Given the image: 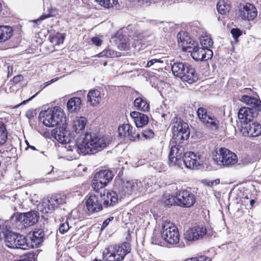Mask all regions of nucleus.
<instances>
[{
  "label": "nucleus",
  "instance_id": "f257e3e1",
  "mask_svg": "<svg viewBox=\"0 0 261 261\" xmlns=\"http://www.w3.org/2000/svg\"><path fill=\"white\" fill-rule=\"evenodd\" d=\"M109 136H101L95 134L86 133L77 140V146H68L71 150L72 157L77 158L81 154H93L107 147L111 142Z\"/></svg>",
  "mask_w": 261,
  "mask_h": 261
},
{
  "label": "nucleus",
  "instance_id": "f03ea898",
  "mask_svg": "<svg viewBox=\"0 0 261 261\" xmlns=\"http://www.w3.org/2000/svg\"><path fill=\"white\" fill-rule=\"evenodd\" d=\"M161 239L153 234L152 243L160 246L164 245L163 241L170 245L176 244L179 241V234L177 227L170 222H164L162 224L161 231Z\"/></svg>",
  "mask_w": 261,
  "mask_h": 261
},
{
  "label": "nucleus",
  "instance_id": "7ed1b4c3",
  "mask_svg": "<svg viewBox=\"0 0 261 261\" xmlns=\"http://www.w3.org/2000/svg\"><path fill=\"white\" fill-rule=\"evenodd\" d=\"M130 250L129 244L123 243L121 245H111L102 252L103 260L94 259L93 261H120L122 260Z\"/></svg>",
  "mask_w": 261,
  "mask_h": 261
},
{
  "label": "nucleus",
  "instance_id": "20e7f679",
  "mask_svg": "<svg viewBox=\"0 0 261 261\" xmlns=\"http://www.w3.org/2000/svg\"><path fill=\"white\" fill-rule=\"evenodd\" d=\"M172 71L175 76L189 84L193 83L198 79L195 69L186 62H176L174 63L172 66Z\"/></svg>",
  "mask_w": 261,
  "mask_h": 261
},
{
  "label": "nucleus",
  "instance_id": "39448f33",
  "mask_svg": "<svg viewBox=\"0 0 261 261\" xmlns=\"http://www.w3.org/2000/svg\"><path fill=\"white\" fill-rule=\"evenodd\" d=\"M40 120L47 127H54L63 125L66 121V117L61 109L55 108L47 109L40 114Z\"/></svg>",
  "mask_w": 261,
  "mask_h": 261
},
{
  "label": "nucleus",
  "instance_id": "423d86ee",
  "mask_svg": "<svg viewBox=\"0 0 261 261\" xmlns=\"http://www.w3.org/2000/svg\"><path fill=\"white\" fill-rule=\"evenodd\" d=\"M55 138L60 143L65 144V148L67 151V156L70 158V160L76 159L72 157V153L73 151L69 150L67 148L68 146H77V140L76 142L74 141V135L73 133L70 132L64 127V123L62 126L59 127L56 130L54 134Z\"/></svg>",
  "mask_w": 261,
  "mask_h": 261
},
{
  "label": "nucleus",
  "instance_id": "0eeeda50",
  "mask_svg": "<svg viewBox=\"0 0 261 261\" xmlns=\"http://www.w3.org/2000/svg\"><path fill=\"white\" fill-rule=\"evenodd\" d=\"M214 162L220 166L230 167L238 162L237 155L227 148H221L213 155Z\"/></svg>",
  "mask_w": 261,
  "mask_h": 261
},
{
  "label": "nucleus",
  "instance_id": "6e6552de",
  "mask_svg": "<svg viewBox=\"0 0 261 261\" xmlns=\"http://www.w3.org/2000/svg\"><path fill=\"white\" fill-rule=\"evenodd\" d=\"M173 139L176 143H180L188 139L190 129L188 123L179 118L174 117L172 123Z\"/></svg>",
  "mask_w": 261,
  "mask_h": 261
},
{
  "label": "nucleus",
  "instance_id": "1a4fd4ad",
  "mask_svg": "<svg viewBox=\"0 0 261 261\" xmlns=\"http://www.w3.org/2000/svg\"><path fill=\"white\" fill-rule=\"evenodd\" d=\"M66 196L64 194H57L50 197L44 199L42 203L38 205V210L46 214L51 212L59 205L66 202Z\"/></svg>",
  "mask_w": 261,
  "mask_h": 261
},
{
  "label": "nucleus",
  "instance_id": "9d476101",
  "mask_svg": "<svg viewBox=\"0 0 261 261\" xmlns=\"http://www.w3.org/2000/svg\"><path fill=\"white\" fill-rule=\"evenodd\" d=\"M184 151V148L182 146L179 145L172 146L168 156L169 165L175 169H182Z\"/></svg>",
  "mask_w": 261,
  "mask_h": 261
},
{
  "label": "nucleus",
  "instance_id": "9b49d317",
  "mask_svg": "<svg viewBox=\"0 0 261 261\" xmlns=\"http://www.w3.org/2000/svg\"><path fill=\"white\" fill-rule=\"evenodd\" d=\"M39 214L36 211H31L23 214H14L11 217L10 220L17 223L18 222L23 224L24 227H28L36 223L39 219Z\"/></svg>",
  "mask_w": 261,
  "mask_h": 261
},
{
  "label": "nucleus",
  "instance_id": "f8f14e48",
  "mask_svg": "<svg viewBox=\"0 0 261 261\" xmlns=\"http://www.w3.org/2000/svg\"><path fill=\"white\" fill-rule=\"evenodd\" d=\"M114 174L109 170H101L96 173L93 179L92 187L96 192L105 187L111 181Z\"/></svg>",
  "mask_w": 261,
  "mask_h": 261
},
{
  "label": "nucleus",
  "instance_id": "ddd939ff",
  "mask_svg": "<svg viewBox=\"0 0 261 261\" xmlns=\"http://www.w3.org/2000/svg\"><path fill=\"white\" fill-rule=\"evenodd\" d=\"M197 115L201 122L206 127L213 130H217L219 128V121L213 114L207 112L203 108H199L197 112Z\"/></svg>",
  "mask_w": 261,
  "mask_h": 261
},
{
  "label": "nucleus",
  "instance_id": "4468645a",
  "mask_svg": "<svg viewBox=\"0 0 261 261\" xmlns=\"http://www.w3.org/2000/svg\"><path fill=\"white\" fill-rule=\"evenodd\" d=\"M195 201V197L191 192L186 190L176 191V205L190 207L193 205Z\"/></svg>",
  "mask_w": 261,
  "mask_h": 261
},
{
  "label": "nucleus",
  "instance_id": "2eb2a0df",
  "mask_svg": "<svg viewBox=\"0 0 261 261\" xmlns=\"http://www.w3.org/2000/svg\"><path fill=\"white\" fill-rule=\"evenodd\" d=\"M206 233L205 227L200 225L195 226L185 232L184 239L189 242L195 241L202 239L206 235Z\"/></svg>",
  "mask_w": 261,
  "mask_h": 261
},
{
  "label": "nucleus",
  "instance_id": "dca6fc26",
  "mask_svg": "<svg viewBox=\"0 0 261 261\" xmlns=\"http://www.w3.org/2000/svg\"><path fill=\"white\" fill-rule=\"evenodd\" d=\"M17 235L8 229L6 226L3 225L0 226V240H3L5 245L8 247L13 249L16 248L17 246L15 243L17 238Z\"/></svg>",
  "mask_w": 261,
  "mask_h": 261
},
{
  "label": "nucleus",
  "instance_id": "f3484780",
  "mask_svg": "<svg viewBox=\"0 0 261 261\" xmlns=\"http://www.w3.org/2000/svg\"><path fill=\"white\" fill-rule=\"evenodd\" d=\"M103 201L102 193L99 195H91L86 201L87 209L89 213H95L102 210V201Z\"/></svg>",
  "mask_w": 261,
  "mask_h": 261
},
{
  "label": "nucleus",
  "instance_id": "a211bd4d",
  "mask_svg": "<svg viewBox=\"0 0 261 261\" xmlns=\"http://www.w3.org/2000/svg\"><path fill=\"white\" fill-rule=\"evenodd\" d=\"M200 155L196 154L193 152H187L184 153L182 160L183 165L190 169H195L201 164Z\"/></svg>",
  "mask_w": 261,
  "mask_h": 261
},
{
  "label": "nucleus",
  "instance_id": "6ab92c4d",
  "mask_svg": "<svg viewBox=\"0 0 261 261\" xmlns=\"http://www.w3.org/2000/svg\"><path fill=\"white\" fill-rule=\"evenodd\" d=\"M190 53L192 58L196 61H206L211 59L213 56V52L211 49H205L198 45L194 47Z\"/></svg>",
  "mask_w": 261,
  "mask_h": 261
},
{
  "label": "nucleus",
  "instance_id": "aec40b11",
  "mask_svg": "<svg viewBox=\"0 0 261 261\" xmlns=\"http://www.w3.org/2000/svg\"><path fill=\"white\" fill-rule=\"evenodd\" d=\"M257 15L255 7L250 3L241 7L239 10V16L244 20L251 21L254 19Z\"/></svg>",
  "mask_w": 261,
  "mask_h": 261
},
{
  "label": "nucleus",
  "instance_id": "412c9836",
  "mask_svg": "<svg viewBox=\"0 0 261 261\" xmlns=\"http://www.w3.org/2000/svg\"><path fill=\"white\" fill-rule=\"evenodd\" d=\"M119 135L123 137L127 138L131 141H136L139 139L140 135L137 132L136 128L129 124H124L118 128Z\"/></svg>",
  "mask_w": 261,
  "mask_h": 261
},
{
  "label": "nucleus",
  "instance_id": "4be33fe9",
  "mask_svg": "<svg viewBox=\"0 0 261 261\" xmlns=\"http://www.w3.org/2000/svg\"><path fill=\"white\" fill-rule=\"evenodd\" d=\"M247 123L242 125L241 132L244 136L255 137L261 134V125L257 122Z\"/></svg>",
  "mask_w": 261,
  "mask_h": 261
},
{
  "label": "nucleus",
  "instance_id": "5701e85b",
  "mask_svg": "<svg viewBox=\"0 0 261 261\" xmlns=\"http://www.w3.org/2000/svg\"><path fill=\"white\" fill-rule=\"evenodd\" d=\"M142 186V184L138 180L126 181L123 182L119 190L120 194L122 195H130L134 191Z\"/></svg>",
  "mask_w": 261,
  "mask_h": 261
},
{
  "label": "nucleus",
  "instance_id": "b1692460",
  "mask_svg": "<svg viewBox=\"0 0 261 261\" xmlns=\"http://www.w3.org/2000/svg\"><path fill=\"white\" fill-rule=\"evenodd\" d=\"M239 99L248 105L249 107L248 108L252 110V111L257 112L261 110V101L257 97L241 96Z\"/></svg>",
  "mask_w": 261,
  "mask_h": 261
},
{
  "label": "nucleus",
  "instance_id": "393cba45",
  "mask_svg": "<svg viewBox=\"0 0 261 261\" xmlns=\"http://www.w3.org/2000/svg\"><path fill=\"white\" fill-rule=\"evenodd\" d=\"M238 116L242 126L252 122L254 118V112L250 108L243 107L239 110Z\"/></svg>",
  "mask_w": 261,
  "mask_h": 261
},
{
  "label": "nucleus",
  "instance_id": "a878e982",
  "mask_svg": "<svg viewBox=\"0 0 261 261\" xmlns=\"http://www.w3.org/2000/svg\"><path fill=\"white\" fill-rule=\"evenodd\" d=\"M130 116L137 127H142L148 123V118L144 114L134 111L130 113Z\"/></svg>",
  "mask_w": 261,
  "mask_h": 261
},
{
  "label": "nucleus",
  "instance_id": "bb28decb",
  "mask_svg": "<svg viewBox=\"0 0 261 261\" xmlns=\"http://www.w3.org/2000/svg\"><path fill=\"white\" fill-rule=\"evenodd\" d=\"M102 196L103 205L106 207L113 206L118 202V195L115 192H107L106 195V192L104 191Z\"/></svg>",
  "mask_w": 261,
  "mask_h": 261
},
{
  "label": "nucleus",
  "instance_id": "cd10ccee",
  "mask_svg": "<svg viewBox=\"0 0 261 261\" xmlns=\"http://www.w3.org/2000/svg\"><path fill=\"white\" fill-rule=\"evenodd\" d=\"M44 237V233L42 229H39L35 230L30 237L31 247L32 248L37 247L43 242Z\"/></svg>",
  "mask_w": 261,
  "mask_h": 261
},
{
  "label": "nucleus",
  "instance_id": "c85d7f7f",
  "mask_svg": "<svg viewBox=\"0 0 261 261\" xmlns=\"http://www.w3.org/2000/svg\"><path fill=\"white\" fill-rule=\"evenodd\" d=\"M177 38L179 46L181 47L182 50H188L187 49L190 48L188 46L189 41H191V38L187 32H180L177 35Z\"/></svg>",
  "mask_w": 261,
  "mask_h": 261
},
{
  "label": "nucleus",
  "instance_id": "c756f323",
  "mask_svg": "<svg viewBox=\"0 0 261 261\" xmlns=\"http://www.w3.org/2000/svg\"><path fill=\"white\" fill-rule=\"evenodd\" d=\"M104 94H102L98 90H93L89 92L87 97L88 101L93 106H97L101 100Z\"/></svg>",
  "mask_w": 261,
  "mask_h": 261
},
{
  "label": "nucleus",
  "instance_id": "7c9ffc66",
  "mask_svg": "<svg viewBox=\"0 0 261 261\" xmlns=\"http://www.w3.org/2000/svg\"><path fill=\"white\" fill-rule=\"evenodd\" d=\"M81 99L79 97L71 98L67 103V108L70 113L78 112L81 109Z\"/></svg>",
  "mask_w": 261,
  "mask_h": 261
},
{
  "label": "nucleus",
  "instance_id": "2f4dec72",
  "mask_svg": "<svg viewBox=\"0 0 261 261\" xmlns=\"http://www.w3.org/2000/svg\"><path fill=\"white\" fill-rule=\"evenodd\" d=\"M134 106L141 111L148 112L150 109L149 102L144 97H138L134 102Z\"/></svg>",
  "mask_w": 261,
  "mask_h": 261
},
{
  "label": "nucleus",
  "instance_id": "473e14b6",
  "mask_svg": "<svg viewBox=\"0 0 261 261\" xmlns=\"http://www.w3.org/2000/svg\"><path fill=\"white\" fill-rule=\"evenodd\" d=\"M86 123L87 120L85 117L76 118L73 122L72 130L76 133H80L85 128Z\"/></svg>",
  "mask_w": 261,
  "mask_h": 261
},
{
  "label": "nucleus",
  "instance_id": "72a5a7b5",
  "mask_svg": "<svg viewBox=\"0 0 261 261\" xmlns=\"http://www.w3.org/2000/svg\"><path fill=\"white\" fill-rule=\"evenodd\" d=\"M12 29L10 27L0 26V43L9 40L13 35Z\"/></svg>",
  "mask_w": 261,
  "mask_h": 261
},
{
  "label": "nucleus",
  "instance_id": "f704fd0d",
  "mask_svg": "<svg viewBox=\"0 0 261 261\" xmlns=\"http://www.w3.org/2000/svg\"><path fill=\"white\" fill-rule=\"evenodd\" d=\"M230 8V2L228 0H220L217 5L218 12L222 15L228 14Z\"/></svg>",
  "mask_w": 261,
  "mask_h": 261
},
{
  "label": "nucleus",
  "instance_id": "c9c22d12",
  "mask_svg": "<svg viewBox=\"0 0 261 261\" xmlns=\"http://www.w3.org/2000/svg\"><path fill=\"white\" fill-rule=\"evenodd\" d=\"M15 245L17 246L16 249H21L23 250L28 249L30 245L27 242V239L22 235L18 234L17 238L16 240Z\"/></svg>",
  "mask_w": 261,
  "mask_h": 261
},
{
  "label": "nucleus",
  "instance_id": "e433bc0d",
  "mask_svg": "<svg viewBox=\"0 0 261 261\" xmlns=\"http://www.w3.org/2000/svg\"><path fill=\"white\" fill-rule=\"evenodd\" d=\"M162 201L167 206L176 205V192L174 195L165 194L163 196Z\"/></svg>",
  "mask_w": 261,
  "mask_h": 261
},
{
  "label": "nucleus",
  "instance_id": "4c0bfd02",
  "mask_svg": "<svg viewBox=\"0 0 261 261\" xmlns=\"http://www.w3.org/2000/svg\"><path fill=\"white\" fill-rule=\"evenodd\" d=\"M136 37L138 41L140 40V43L144 44L150 42L153 39L152 35H148L146 33L138 34ZM135 39L136 40V39Z\"/></svg>",
  "mask_w": 261,
  "mask_h": 261
},
{
  "label": "nucleus",
  "instance_id": "58836bf2",
  "mask_svg": "<svg viewBox=\"0 0 261 261\" xmlns=\"http://www.w3.org/2000/svg\"><path fill=\"white\" fill-rule=\"evenodd\" d=\"M7 130L5 125L2 122H0V145L4 144L7 139Z\"/></svg>",
  "mask_w": 261,
  "mask_h": 261
},
{
  "label": "nucleus",
  "instance_id": "ea45409f",
  "mask_svg": "<svg viewBox=\"0 0 261 261\" xmlns=\"http://www.w3.org/2000/svg\"><path fill=\"white\" fill-rule=\"evenodd\" d=\"M95 1L99 5L107 9L113 7L118 3L117 0H95Z\"/></svg>",
  "mask_w": 261,
  "mask_h": 261
},
{
  "label": "nucleus",
  "instance_id": "a19ab883",
  "mask_svg": "<svg viewBox=\"0 0 261 261\" xmlns=\"http://www.w3.org/2000/svg\"><path fill=\"white\" fill-rule=\"evenodd\" d=\"M200 42L202 48L205 49H210V47L213 45L212 39L208 36L202 37L200 39Z\"/></svg>",
  "mask_w": 261,
  "mask_h": 261
},
{
  "label": "nucleus",
  "instance_id": "79ce46f5",
  "mask_svg": "<svg viewBox=\"0 0 261 261\" xmlns=\"http://www.w3.org/2000/svg\"><path fill=\"white\" fill-rule=\"evenodd\" d=\"M57 14V10L55 8H53L51 7L48 8L47 13L43 14L39 19L36 20V22L40 20H43L46 18L55 16Z\"/></svg>",
  "mask_w": 261,
  "mask_h": 261
},
{
  "label": "nucleus",
  "instance_id": "37998d69",
  "mask_svg": "<svg viewBox=\"0 0 261 261\" xmlns=\"http://www.w3.org/2000/svg\"><path fill=\"white\" fill-rule=\"evenodd\" d=\"M65 35L64 34H57L51 37L50 41L55 45H59L63 43Z\"/></svg>",
  "mask_w": 261,
  "mask_h": 261
},
{
  "label": "nucleus",
  "instance_id": "c03bdc74",
  "mask_svg": "<svg viewBox=\"0 0 261 261\" xmlns=\"http://www.w3.org/2000/svg\"><path fill=\"white\" fill-rule=\"evenodd\" d=\"M130 45L129 41L127 39L124 38L123 40H121L118 45V48L122 50H126L128 49Z\"/></svg>",
  "mask_w": 261,
  "mask_h": 261
},
{
  "label": "nucleus",
  "instance_id": "a18cd8bd",
  "mask_svg": "<svg viewBox=\"0 0 261 261\" xmlns=\"http://www.w3.org/2000/svg\"><path fill=\"white\" fill-rule=\"evenodd\" d=\"M185 261H211V259L205 256H200L197 257L188 258Z\"/></svg>",
  "mask_w": 261,
  "mask_h": 261
},
{
  "label": "nucleus",
  "instance_id": "49530a36",
  "mask_svg": "<svg viewBox=\"0 0 261 261\" xmlns=\"http://www.w3.org/2000/svg\"><path fill=\"white\" fill-rule=\"evenodd\" d=\"M234 39L237 41L238 38L242 35V32L239 29H232L230 32Z\"/></svg>",
  "mask_w": 261,
  "mask_h": 261
},
{
  "label": "nucleus",
  "instance_id": "de8ad7c7",
  "mask_svg": "<svg viewBox=\"0 0 261 261\" xmlns=\"http://www.w3.org/2000/svg\"><path fill=\"white\" fill-rule=\"evenodd\" d=\"M69 229V226L68 222H65L61 224L59 227V231L61 233H64L66 232Z\"/></svg>",
  "mask_w": 261,
  "mask_h": 261
},
{
  "label": "nucleus",
  "instance_id": "09e8293b",
  "mask_svg": "<svg viewBox=\"0 0 261 261\" xmlns=\"http://www.w3.org/2000/svg\"><path fill=\"white\" fill-rule=\"evenodd\" d=\"M143 135L146 139H150L154 137V133L150 129H146L143 132Z\"/></svg>",
  "mask_w": 261,
  "mask_h": 261
},
{
  "label": "nucleus",
  "instance_id": "8fccbe9b",
  "mask_svg": "<svg viewBox=\"0 0 261 261\" xmlns=\"http://www.w3.org/2000/svg\"><path fill=\"white\" fill-rule=\"evenodd\" d=\"M241 92L242 94L241 96L251 97L253 94V91L250 88H244L241 91Z\"/></svg>",
  "mask_w": 261,
  "mask_h": 261
},
{
  "label": "nucleus",
  "instance_id": "3c124183",
  "mask_svg": "<svg viewBox=\"0 0 261 261\" xmlns=\"http://www.w3.org/2000/svg\"><path fill=\"white\" fill-rule=\"evenodd\" d=\"M159 63H161V64L163 63V61L160 59H151L150 61H148L146 66L147 67H150L155 64H159Z\"/></svg>",
  "mask_w": 261,
  "mask_h": 261
},
{
  "label": "nucleus",
  "instance_id": "603ef678",
  "mask_svg": "<svg viewBox=\"0 0 261 261\" xmlns=\"http://www.w3.org/2000/svg\"><path fill=\"white\" fill-rule=\"evenodd\" d=\"M110 53V49H106L103 50L102 52L97 55L96 56H97L98 57L111 58Z\"/></svg>",
  "mask_w": 261,
  "mask_h": 261
},
{
  "label": "nucleus",
  "instance_id": "864d4df0",
  "mask_svg": "<svg viewBox=\"0 0 261 261\" xmlns=\"http://www.w3.org/2000/svg\"><path fill=\"white\" fill-rule=\"evenodd\" d=\"M188 43V44L187 45L188 46H189V47H190V48L187 49L188 50H184V51H186L188 53H191L192 51V50H193V48H194L192 47L193 46L196 47L198 45V43L197 42L192 40L191 39V41H189Z\"/></svg>",
  "mask_w": 261,
  "mask_h": 261
},
{
  "label": "nucleus",
  "instance_id": "5fc2aeb1",
  "mask_svg": "<svg viewBox=\"0 0 261 261\" xmlns=\"http://www.w3.org/2000/svg\"><path fill=\"white\" fill-rule=\"evenodd\" d=\"M92 42L96 46H100L102 43V40L98 37H93L91 39Z\"/></svg>",
  "mask_w": 261,
  "mask_h": 261
},
{
  "label": "nucleus",
  "instance_id": "6e6d98bb",
  "mask_svg": "<svg viewBox=\"0 0 261 261\" xmlns=\"http://www.w3.org/2000/svg\"><path fill=\"white\" fill-rule=\"evenodd\" d=\"M23 77L22 75H17L16 76H15L13 78L12 82L13 83L16 84L18 83H19L20 81H23Z\"/></svg>",
  "mask_w": 261,
  "mask_h": 261
},
{
  "label": "nucleus",
  "instance_id": "4d7b16f0",
  "mask_svg": "<svg viewBox=\"0 0 261 261\" xmlns=\"http://www.w3.org/2000/svg\"><path fill=\"white\" fill-rule=\"evenodd\" d=\"M112 220H113V217H110L108 219H107L106 220H105L104 222L102 223V226H101V229H103L105 227H106L108 225L109 222L111 221H112Z\"/></svg>",
  "mask_w": 261,
  "mask_h": 261
},
{
  "label": "nucleus",
  "instance_id": "13d9d810",
  "mask_svg": "<svg viewBox=\"0 0 261 261\" xmlns=\"http://www.w3.org/2000/svg\"><path fill=\"white\" fill-rule=\"evenodd\" d=\"M220 183V179H216L213 181H208L207 185L208 186L212 187L214 185H217L219 184Z\"/></svg>",
  "mask_w": 261,
  "mask_h": 261
},
{
  "label": "nucleus",
  "instance_id": "bf43d9fd",
  "mask_svg": "<svg viewBox=\"0 0 261 261\" xmlns=\"http://www.w3.org/2000/svg\"><path fill=\"white\" fill-rule=\"evenodd\" d=\"M110 56L111 58H114L119 57L120 56V53L115 50L110 49Z\"/></svg>",
  "mask_w": 261,
  "mask_h": 261
},
{
  "label": "nucleus",
  "instance_id": "052dcab7",
  "mask_svg": "<svg viewBox=\"0 0 261 261\" xmlns=\"http://www.w3.org/2000/svg\"><path fill=\"white\" fill-rule=\"evenodd\" d=\"M27 145H28V147H27V148H30L32 149L33 150H37V149L34 146L29 145L28 143L27 142Z\"/></svg>",
  "mask_w": 261,
  "mask_h": 261
},
{
  "label": "nucleus",
  "instance_id": "680f3d73",
  "mask_svg": "<svg viewBox=\"0 0 261 261\" xmlns=\"http://www.w3.org/2000/svg\"><path fill=\"white\" fill-rule=\"evenodd\" d=\"M26 115L28 117V118H30L31 117H32L33 116L32 115V112H27V114H26Z\"/></svg>",
  "mask_w": 261,
  "mask_h": 261
},
{
  "label": "nucleus",
  "instance_id": "e2e57ef3",
  "mask_svg": "<svg viewBox=\"0 0 261 261\" xmlns=\"http://www.w3.org/2000/svg\"><path fill=\"white\" fill-rule=\"evenodd\" d=\"M255 202V200L253 199H252L250 201V204L251 206H253L254 203Z\"/></svg>",
  "mask_w": 261,
  "mask_h": 261
},
{
  "label": "nucleus",
  "instance_id": "0e129e2a",
  "mask_svg": "<svg viewBox=\"0 0 261 261\" xmlns=\"http://www.w3.org/2000/svg\"><path fill=\"white\" fill-rule=\"evenodd\" d=\"M168 116V114H163L161 115L162 117L165 119L166 117H167Z\"/></svg>",
  "mask_w": 261,
  "mask_h": 261
},
{
  "label": "nucleus",
  "instance_id": "69168bd1",
  "mask_svg": "<svg viewBox=\"0 0 261 261\" xmlns=\"http://www.w3.org/2000/svg\"><path fill=\"white\" fill-rule=\"evenodd\" d=\"M35 95H36V94H35V95H33V96H32L30 99H29V100H30V99H32L33 98H34V97L35 96Z\"/></svg>",
  "mask_w": 261,
  "mask_h": 261
},
{
  "label": "nucleus",
  "instance_id": "338daca9",
  "mask_svg": "<svg viewBox=\"0 0 261 261\" xmlns=\"http://www.w3.org/2000/svg\"><path fill=\"white\" fill-rule=\"evenodd\" d=\"M173 187H175V188H176V189H177V187L176 186V185H173Z\"/></svg>",
  "mask_w": 261,
  "mask_h": 261
},
{
  "label": "nucleus",
  "instance_id": "774afa93",
  "mask_svg": "<svg viewBox=\"0 0 261 261\" xmlns=\"http://www.w3.org/2000/svg\"><path fill=\"white\" fill-rule=\"evenodd\" d=\"M106 65H107V62H105L104 63V66H106Z\"/></svg>",
  "mask_w": 261,
  "mask_h": 261
}]
</instances>
